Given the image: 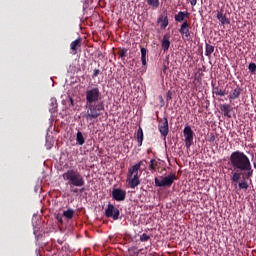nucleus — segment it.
Wrapping results in <instances>:
<instances>
[{
  "label": "nucleus",
  "mask_w": 256,
  "mask_h": 256,
  "mask_svg": "<svg viewBox=\"0 0 256 256\" xmlns=\"http://www.w3.org/2000/svg\"><path fill=\"white\" fill-rule=\"evenodd\" d=\"M71 103L73 104V98H70Z\"/></svg>",
  "instance_id": "nucleus-43"
},
{
  "label": "nucleus",
  "mask_w": 256,
  "mask_h": 256,
  "mask_svg": "<svg viewBox=\"0 0 256 256\" xmlns=\"http://www.w3.org/2000/svg\"><path fill=\"white\" fill-rule=\"evenodd\" d=\"M213 51H215V46L206 43V46H205V56L206 57H210V55L213 53Z\"/></svg>",
  "instance_id": "nucleus-21"
},
{
  "label": "nucleus",
  "mask_w": 256,
  "mask_h": 256,
  "mask_svg": "<svg viewBox=\"0 0 256 256\" xmlns=\"http://www.w3.org/2000/svg\"><path fill=\"white\" fill-rule=\"evenodd\" d=\"M184 13V19H189V16L191 15L189 12H183Z\"/></svg>",
  "instance_id": "nucleus-39"
},
{
  "label": "nucleus",
  "mask_w": 256,
  "mask_h": 256,
  "mask_svg": "<svg viewBox=\"0 0 256 256\" xmlns=\"http://www.w3.org/2000/svg\"><path fill=\"white\" fill-rule=\"evenodd\" d=\"M135 247L134 248H131L132 251H134Z\"/></svg>",
  "instance_id": "nucleus-44"
},
{
  "label": "nucleus",
  "mask_w": 256,
  "mask_h": 256,
  "mask_svg": "<svg viewBox=\"0 0 256 256\" xmlns=\"http://www.w3.org/2000/svg\"><path fill=\"white\" fill-rule=\"evenodd\" d=\"M112 199L118 202L125 201L127 199V192L121 188H114L112 190Z\"/></svg>",
  "instance_id": "nucleus-11"
},
{
  "label": "nucleus",
  "mask_w": 256,
  "mask_h": 256,
  "mask_svg": "<svg viewBox=\"0 0 256 256\" xmlns=\"http://www.w3.org/2000/svg\"><path fill=\"white\" fill-rule=\"evenodd\" d=\"M49 111L50 113H55V111H57V99L51 98Z\"/></svg>",
  "instance_id": "nucleus-24"
},
{
  "label": "nucleus",
  "mask_w": 256,
  "mask_h": 256,
  "mask_svg": "<svg viewBox=\"0 0 256 256\" xmlns=\"http://www.w3.org/2000/svg\"><path fill=\"white\" fill-rule=\"evenodd\" d=\"M86 105H97L101 100V91L99 87H93L86 90Z\"/></svg>",
  "instance_id": "nucleus-4"
},
{
  "label": "nucleus",
  "mask_w": 256,
  "mask_h": 256,
  "mask_svg": "<svg viewBox=\"0 0 256 256\" xmlns=\"http://www.w3.org/2000/svg\"><path fill=\"white\" fill-rule=\"evenodd\" d=\"M210 143H213L215 141V134L211 133L209 138Z\"/></svg>",
  "instance_id": "nucleus-37"
},
{
  "label": "nucleus",
  "mask_w": 256,
  "mask_h": 256,
  "mask_svg": "<svg viewBox=\"0 0 256 256\" xmlns=\"http://www.w3.org/2000/svg\"><path fill=\"white\" fill-rule=\"evenodd\" d=\"M158 165H159V162H157L156 159H151L150 160V165H149V170L150 171H155L157 169Z\"/></svg>",
  "instance_id": "nucleus-28"
},
{
  "label": "nucleus",
  "mask_w": 256,
  "mask_h": 256,
  "mask_svg": "<svg viewBox=\"0 0 256 256\" xmlns=\"http://www.w3.org/2000/svg\"><path fill=\"white\" fill-rule=\"evenodd\" d=\"M220 111L224 113L225 117H231L229 113L233 111V108L229 104H221L220 105Z\"/></svg>",
  "instance_id": "nucleus-16"
},
{
  "label": "nucleus",
  "mask_w": 256,
  "mask_h": 256,
  "mask_svg": "<svg viewBox=\"0 0 256 256\" xmlns=\"http://www.w3.org/2000/svg\"><path fill=\"white\" fill-rule=\"evenodd\" d=\"M118 55L121 59H125L127 57V48H122L121 51L118 52Z\"/></svg>",
  "instance_id": "nucleus-30"
},
{
  "label": "nucleus",
  "mask_w": 256,
  "mask_h": 256,
  "mask_svg": "<svg viewBox=\"0 0 256 256\" xmlns=\"http://www.w3.org/2000/svg\"><path fill=\"white\" fill-rule=\"evenodd\" d=\"M145 163H147V160H140L137 164L132 166V171H139V169H141V167H143V165H145Z\"/></svg>",
  "instance_id": "nucleus-26"
},
{
  "label": "nucleus",
  "mask_w": 256,
  "mask_h": 256,
  "mask_svg": "<svg viewBox=\"0 0 256 256\" xmlns=\"http://www.w3.org/2000/svg\"><path fill=\"white\" fill-rule=\"evenodd\" d=\"M183 135L185 139V146L187 149H190L191 145H193L195 132H193V129H191V126H185L183 130Z\"/></svg>",
  "instance_id": "nucleus-7"
},
{
  "label": "nucleus",
  "mask_w": 256,
  "mask_h": 256,
  "mask_svg": "<svg viewBox=\"0 0 256 256\" xmlns=\"http://www.w3.org/2000/svg\"><path fill=\"white\" fill-rule=\"evenodd\" d=\"M163 68H164V71H165L167 69V65H164Z\"/></svg>",
  "instance_id": "nucleus-41"
},
{
  "label": "nucleus",
  "mask_w": 256,
  "mask_h": 256,
  "mask_svg": "<svg viewBox=\"0 0 256 256\" xmlns=\"http://www.w3.org/2000/svg\"><path fill=\"white\" fill-rule=\"evenodd\" d=\"M73 215H75V210L68 209L63 212V216L66 217V219H73Z\"/></svg>",
  "instance_id": "nucleus-25"
},
{
  "label": "nucleus",
  "mask_w": 256,
  "mask_h": 256,
  "mask_svg": "<svg viewBox=\"0 0 256 256\" xmlns=\"http://www.w3.org/2000/svg\"><path fill=\"white\" fill-rule=\"evenodd\" d=\"M171 99H173V92L168 91L166 94V101H171Z\"/></svg>",
  "instance_id": "nucleus-34"
},
{
  "label": "nucleus",
  "mask_w": 256,
  "mask_h": 256,
  "mask_svg": "<svg viewBox=\"0 0 256 256\" xmlns=\"http://www.w3.org/2000/svg\"><path fill=\"white\" fill-rule=\"evenodd\" d=\"M86 112L83 114L84 119L87 123L90 121H95L101 117V111H105V104L103 102H98L97 104H85Z\"/></svg>",
  "instance_id": "nucleus-3"
},
{
  "label": "nucleus",
  "mask_w": 256,
  "mask_h": 256,
  "mask_svg": "<svg viewBox=\"0 0 256 256\" xmlns=\"http://www.w3.org/2000/svg\"><path fill=\"white\" fill-rule=\"evenodd\" d=\"M100 73H101V70L95 69L94 72H93V75H92V79H95L96 77H99Z\"/></svg>",
  "instance_id": "nucleus-33"
},
{
  "label": "nucleus",
  "mask_w": 256,
  "mask_h": 256,
  "mask_svg": "<svg viewBox=\"0 0 256 256\" xmlns=\"http://www.w3.org/2000/svg\"><path fill=\"white\" fill-rule=\"evenodd\" d=\"M56 219H57V221H58L59 223H63V217H62V216L57 215Z\"/></svg>",
  "instance_id": "nucleus-38"
},
{
  "label": "nucleus",
  "mask_w": 256,
  "mask_h": 256,
  "mask_svg": "<svg viewBox=\"0 0 256 256\" xmlns=\"http://www.w3.org/2000/svg\"><path fill=\"white\" fill-rule=\"evenodd\" d=\"M120 215L121 212L115 208V205L109 203L107 209L105 210V216L113 219V221H117Z\"/></svg>",
  "instance_id": "nucleus-9"
},
{
  "label": "nucleus",
  "mask_w": 256,
  "mask_h": 256,
  "mask_svg": "<svg viewBox=\"0 0 256 256\" xmlns=\"http://www.w3.org/2000/svg\"><path fill=\"white\" fill-rule=\"evenodd\" d=\"M191 28V23H189V21L185 20L179 29V33L180 35H182L184 37V39H186L187 41H189V39H191V31H189V29Z\"/></svg>",
  "instance_id": "nucleus-10"
},
{
  "label": "nucleus",
  "mask_w": 256,
  "mask_h": 256,
  "mask_svg": "<svg viewBox=\"0 0 256 256\" xmlns=\"http://www.w3.org/2000/svg\"><path fill=\"white\" fill-rule=\"evenodd\" d=\"M215 95H218L219 97H225L227 95V92L225 90L219 89V87L214 88Z\"/></svg>",
  "instance_id": "nucleus-29"
},
{
  "label": "nucleus",
  "mask_w": 256,
  "mask_h": 256,
  "mask_svg": "<svg viewBox=\"0 0 256 256\" xmlns=\"http://www.w3.org/2000/svg\"><path fill=\"white\" fill-rule=\"evenodd\" d=\"M149 239H151V236L147 235L146 233H143L141 236H140V241L142 243H145L147 241H149Z\"/></svg>",
  "instance_id": "nucleus-31"
},
{
  "label": "nucleus",
  "mask_w": 256,
  "mask_h": 256,
  "mask_svg": "<svg viewBox=\"0 0 256 256\" xmlns=\"http://www.w3.org/2000/svg\"><path fill=\"white\" fill-rule=\"evenodd\" d=\"M141 250H138L137 252H136V255H139V252H140Z\"/></svg>",
  "instance_id": "nucleus-42"
},
{
  "label": "nucleus",
  "mask_w": 256,
  "mask_h": 256,
  "mask_svg": "<svg viewBox=\"0 0 256 256\" xmlns=\"http://www.w3.org/2000/svg\"><path fill=\"white\" fill-rule=\"evenodd\" d=\"M177 181V176L175 174H169L166 177L160 176V178H155V187H171L173 183Z\"/></svg>",
  "instance_id": "nucleus-5"
},
{
  "label": "nucleus",
  "mask_w": 256,
  "mask_h": 256,
  "mask_svg": "<svg viewBox=\"0 0 256 256\" xmlns=\"http://www.w3.org/2000/svg\"><path fill=\"white\" fill-rule=\"evenodd\" d=\"M174 19L176 23H185V13L183 11L178 12V14L174 16Z\"/></svg>",
  "instance_id": "nucleus-19"
},
{
  "label": "nucleus",
  "mask_w": 256,
  "mask_h": 256,
  "mask_svg": "<svg viewBox=\"0 0 256 256\" xmlns=\"http://www.w3.org/2000/svg\"><path fill=\"white\" fill-rule=\"evenodd\" d=\"M147 5L152 7V9H159V0H146Z\"/></svg>",
  "instance_id": "nucleus-23"
},
{
  "label": "nucleus",
  "mask_w": 256,
  "mask_h": 256,
  "mask_svg": "<svg viewBox=\"0 0 256 256\" xmlns=\"http://www.w3.org/2000/svg\"><path fill=\"white\" fill-rule=\"evenodd\" d=\"M140 51H141L142 65H143V67H146L147 66V53H148L147 48L142 47Z\"/></svg>",
  "instance_id": "nucleus-17"
},
{
  "label": "nucleus",
  "mask_w": 256,
  "mask_h": 256,
  "mask_svg": "<svg viewBox=\"0 0 256 256\" xmlns=\"http://www.w3.org/2000/svg\"><path fill=\"white\" fill-rule=\"evenodd\" d=\"M239 189H243L244 191H247L249 189V183H247V179L242 178V181L237 183Z\"/></svg>",
  "instance_id": "nucleus-20"
},
{
  "label": "nucleus",
  "mask_w": 256,
  "mask_h": 256,
  "mask_svg": "<svg viewBox=\"0 0 256 256\" xmlns=\"http://www.w3.org/2000/svg\"><path fill=\"white\" fill-rule=\"evenodd\" d=\"M64 181L70 187L71 193H79L77 187H85V177L77 169H69L62 174Z\"/></svg>",
  "instance_id": "nucleus-2"
},
{
  "label": "nucleus",
  "mask_w": 256,
  "mask_h": 256,
  "mask_svg": "<svg viewBox=\"0 0 256 256\" xmlns=\"http://www.w3.org/2000/svg\"><path fill=\"white\" fill-rule=\"evenodd\" d=\"M241 93H243V88H240L239 85H237L231 90L228 97L230 101H235V99H239V97H241Z\"/></svg>",
  "instance_id": "nucleus-12"
},
{
  "label": "nucleus",
  "mask_w": 256,
  "mask_h": 256,
  "mask_svg": "<svg viewBox=\"0 0 256 256\" xmlns=\"http://www.w3.org/2000/svg\"><path fill=\"white\" fill-rule=\"evenodd\" d=\"M159 22L162 21V24H161V29H165L167 27V25H169V18L167 17V15L163 18H159L158 20Z\"/></svg>",
  "instance_id": "nucleus-27"
},
{
  "label": "nucleus",
  "mask_w": 256,
  "mask_h": 256,
  "mask_svg": "<svg viewBox=\"0 0 256 256\" xmlns=\"http://www.w3.org/2000/svg\"><path fill=\"white\" fill-rule=\"evenodd\" d=\"M127 181L131 189L139 187V185H141V180H139V170L133 171V168L130 167L127 173Z\"/></svg>",
  "instance_id": "nucleus-6"
},
{
  "label": "nucleus",
  "mask_w": 256,
  "mask_h": 256,
  "mask_svg": "<svg viewBox=\"0 0 256 256\" xmlns=\"http://www.w3.org/2000/svg\"><path fill=\"white\" fill-rule=\"evenodd\" d=\"M83 191H85L84 187L80 189V193H83Z\"/></svg>",
  "instance_id": "nucleus-40"
},
{
  "label": "nucleus",
  "mask_w": 256,
  "mask_h": 256,
  "mask_svg": "<svg viewBox=\"0 0 256 256\" xmlns=\"http://www.w3.org/2000/svg\"><path fill=\"white\" fill-rule=\"evenodd\" d=\"M159 101H160L161 107H165V100L163 99V96H159Z\"/></svg>",
  "instance_id": "nucleus-36"
},
{
  "label": "nucleus",
  "mask_w": 256,
  "mask_h": 256,
  "mask_svg": "<svg viewBox=\"0 0 256 256\" xmlns=\"http://www.w3.org/2000/svg\"><path fill=\"white\" fill-rule=\"evenodd\" d=\"M171 37L169 36V34H165L163 36V39H162V49L165 52L169 51V47H171Z\"/></svg>",
  "instance_id": "nucleus-15"
},
{
  "label": "nucleus",
  "mask_w": 256,
  "mask_h": 256,
  "mask_svg": "<svg viewBox=\"0 0 256 256\" xmlns=\"http://www.w3.org/2000/svg\"><path fill=\"white\" fill-rule=\"evenodd\" d=\"M76 141L78 145H85V137H83V133L81 131L77 132Z\"/></svg>",
  "instance_id": "nucleus-22"
},
{
  "label": "nucleus",
  "mask_w": 256,
  "mask_h": 256,
  "mask_svg": "<svg viewBox=\"0 0 256 256\" xmlns=\"http://www.w3.org/2000/svg\"><path fill=\"white\" fill-rule=\"evenodd\" d=\"M81 38H78L71 42L70 49L72 51V55H77V51H79V48L81 47Z\"/></svg>",
  "instance_id": "nucleus-14"
},
{
  "label": "nucleus",
  "mask_w": 256,
  "mask_h": 256,
  "mask_svg": "<svg viewBox=\"0 0 256 256\" xmlns=\"http://www.w3.org/2000/svg\"><path fill=\"white\" fill-rule=\"evenodd\" d=\"M158 130L164 139L169 135V120L167 117L158 121Z\"/></svg>",
  "instance_id": "nucleus-8"
},
{
  "label": "nucleus",
  "mask_w": 256,
  "mask_h": 256,
  "mask_svg": "<svg viewBox=\"0 0 256 256\" xmlns=\"http://www.w3.org/2000/svg\"><path fill=\"white\" fill-rule=\"evenodd\" d=\"M248 69H249L250 73H255V71H256V64L251 62L249 64V66H248Z\"/></svg>",
  "instance_id": "nucleus-32"
},
{
  "label": "nucleus",
  "mask_w": 256,
  "mask_h": 256,
  "mask_svg": "<svg viewBox=\"0 0 256 256\" xmlns=\"http://www.w3.org/2000/svg\"><path fill=\"white\" fill-rule=\"evenodd\" d=\"M228 171L231 172L230 181L237 187L241 179H251L253 177L251 159L239 150L232 152L228 160Z\"/></svg>",
  "instance_id": "nucleus-1"
},
{
  "label": "nucleus",
  "mask_w": 256,
  "mask_h": 256,
  "mask_svg": "<svg viewBox=\"0 0 256 256\" xmlns=\"http://www.w3.org/2000/svg\"><path fill=\"white\" fill-rule=\"evenodd\" d=\"M216 17H217L218 21H220L221 25H231V20H229V18H227V16L224 15L223 9H221L217 12Z\"/></svg>",
  "instance_id": "nucleus-13"
},
{
  "label": "nucleus",
  "mask_w": 256,
  "mask_h": 256,
  "mask_svg": "<svg viewBox=\"0 0 256 256\" xmlns=\"http://www.w3.org/2000/svg\"><path fill=\"white\" fill-rule=\"evenodd\" d=\"M143 128L139 127L137 130V141H138V147H141L143 145Z\"/></svg>",
  "instance_id": "nucleus-18"
},
{
  "label": "nucleus",
  "mask_w": 256,
  "mask_h": 256,
  "mask_svg": "<svg viewBox=\"0 0 256 256\" xmlns=\"http://www.w3.org/2000/svg\"><path fill=\"white\" fill-rule=\"evenodd\" d=\"M192 7H195L197 5V0H186Z\"/></svg>",
  "instance_id": "nucleus-35"
}]
</instances>
